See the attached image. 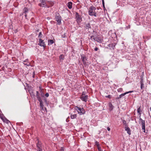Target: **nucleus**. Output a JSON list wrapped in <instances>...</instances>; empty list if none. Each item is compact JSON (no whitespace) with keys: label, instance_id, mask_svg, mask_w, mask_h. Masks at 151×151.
Wrapping results in <instances>:
<instances>
[{"label":"nucleus","instance_id":"nucleus-5","mask_svg":"<svg viewBox=\"0 0 151 151\" xmlns=\"http://www.w3.org/2000/svg\"><path fill=\"white\" fill-rule=\"evenodd\" d=\"M84 28L85 30H87L89 32H90L91 29V24L90 23H85Z\"/></svg>","mask_w":151,"mask_h":151},{"label":"nucleus","instance_id":"nucleus-29","mask_svg":"<svg viewBox=\"0 0 151 151\" xmlns=\"http://www.w3.org/2000/svg\"><path fill=\"white\" fill-rule=\"evenodd\" d=\"M122 88H119L118 89H117V91L118 92H120L121 91H122Z\"/></svg>","mask_w":151,"mask_h":151},{"label":"nucleus","instance_id":"nucleus-41","mask_svg":"<svg viewBox=\"0 0 151 151\" xmlns=\"http://www.w3.org/2000/svg\"><path fill=\"white\" fill-rule=\"evenodd\" d=\"M107 129L108 131H110V128L109 127H107Z\"/></svg>","mask_w":151,"mask_h":151},{"label":"nucleus","instance_id":"nucleus-10","mask_svg":"<svg viewBox=\"0 0 151 151\" xmlns=\"http://www.w3.org/2000/svg\"><path fill=\"white\" fill-rule=\"evenodd\" d=\"M133 92V91H129L128 92H125V93H122V94L120 95L119 96V97H118L116 98V100L122 98L123 96H124L125 95H126L127 94H128V93H132Z\"/></svg>","mask_w":151,"mask_h":151},{"label":"nucleus","instance_id":"nucleus-21","mask_svg":"<svg viewBox=\"0 0 151 151\" xmlns=\"http://www.w3.org/2000/svg\"><path fill=\"white\" fill-rule=\"evenodd\" d=\"M85 60H86V58L85 57H83L82 58V60L84 64H86Z\"/></svg>","mask_w":151,"mask_h":151},{"label":"nucleus","instance_id":"nucleus-9","mask_svg":"<svg viewBox=\"0 0 151 151\" xmlns=\"http://www.w3.org/2000/svg\"><path fill=\"white\" fill-rule=\"evenodd\" d=\"M88 98V96L87 95H86L84 93V92H83L82 94L81 97V99L83 101L86 102L87 101Z\"/></svg>","mask_w":151,"mask_h":151},{"label":"nucleus","instance_id":"nucleus-18","mask_svg":"<svg viewBox=\"0 0 151 151\" xmlns=\"http://www.w3.org/2000/svg\"><path fill=\"white\" fill-rule=\"evenodd\" d=\"M64 58V56L63 55H61L59 56V59L61 61H62Z\"/></svg>","mask_w":151,"mask_h":151},{"label":"nucleus","instance_id":"nucleus-3","mask_svg":"<svg viewBox=\"0 0 151 151\" xmlns=\"http://www.w3.org/2000/svg\"><path fill=\"white\" fill-rule=\"evenodd\" d=\"M139 117V123L142 125V129L143 130V132H145V121L142 120V119L140 118V116Z\"/></svg>","mask_w":151,"mask_h":151},{"label":"nucleus","instance_id":"nucleus-13","mask_svg":"<svg viewBox=\"0 0 151 151\" xmlns=\"http://www.w3.org/2000/svg\"><path fill=\"white\" fill-rule=\"evenodd\" d=\"M115 45V43H111L109 44L108 45V46L110 48V49H114Z\"/></svg>","mask_w":151,"mask_h":151},{"label":"nucleus","instance_id":"nucleus-40","mask_svg":"<svg viewBox=\"0 0 151 151\" xmlns=\"http://www.w3.org/2000/svg\"><path fill=\"white\" fill-rule=\"evenodd\" d=\"M33 92H32V93H30V94H31V96H32L33 97H35V95L34 94H32V93H33Z\"/></svg>","mask_w":151,"mask_h":151},{"label":"nucleus","instance_id":"nucleus-24","mask_svg":"<svg viewBox=\"0 0 151 151\" xmlns=\"http://www.w3.org/2000/svg\"><path fill=\"white\" fill-rule=\"evenodd\" d=\"M137 113H138L140 115L141 114V110L140 109V107L139 106L138 108L137 109Z\"/></svg>","mask_w":151,"mask_h":151},{"label":"nucleus","instance_id":"nucleus-44","mask_svg":"<svg viewBox=\"0 0 151 151\" xmlns=\"http://www.w3.org/2000/svg\"><path fill=\"white\" fill-rule=\"evenodd\" d=\"M27 60H25L24 61V62H26L27 61Z\"/></svg>","mask_w":151,"mask_h":151},{"label":"nucleus","instance_id":"nucleus-28","mask_svg":"<svg viewBox=\"0 0 151 151\" xmlns=\"http://www.w3.org/2000/svg\"><path fill=\"white\" fill-rule=\"evenodd\" d=\"M0 118L3 120H4V118L5 117H4V115L3 114L0 113Z\"/></svg>","mask_w":151,"mask_h":151},{"label":"nucleus","instance_id":"nucleus-34","mask_svg":"<svg viewBox=\"0 0 151 151\" xmlns=\"http://www.w3.org/2000/svg\"><path fill=\"white\" fill-rule=\"evenodd\" d=\"M106 98H109V99H111V96L110 95H109L106 96Z\"/></svg>","mask_w":151,"mask_h":151},{"label":"nucleus","instance_id":"nucleus-25","mask_svg":"<svg viewBox=\"0 0 151 151\" xmlns=\"http://www.w3.org/2000/svg\"><path fill=\"white\" fill-rule=\"evenodd\" d=\"M38 101L40 102V106L42 108L43 105L42 104V101L41 99H40V100H38Z\"/></svg>","mask_w":151,"mask_h":151},{"label":"nucleus","instance_id":"nucleus-47","mask_svg":"<svg viewBox=\"0 0 151 151\" xmlns=\"http://www.w3.org/2000/svg\"><path fill=\"white\" fill-rule=\"evenodd\" d=\"M41 95L42 96H43L42 95H43V94H41Z\"/></svg>","mask_w":151,"mask_h":151},{"label":"nucleus","instance_id":"nucleus-32","mask_svg":"<svg viewBox=\"0 0 151 151\" xmlns=\"http://www.w3.org/2000/svg\"><path fill=\"white\" fill-rule=\"evenodd\" d=\"M102 3L103 6L104 8H105V5H104V0H102Z\"/></svg>","mask_w":151,"mask_h":151},{"label":"nucleus","instance_id":"nucleus-1","mask_svg":"<svg viewBox=\"0 0 151 151\" xmlns=\"http://www.w3.org/2000/svg\"><path fill=\"white\" fill-rule=\"evenodd\" d=\"M96 9L93 6H91L89 8L88 13V14L91 16H94L96 17Z\"/></svg>","mask_w":151,"mask_h":151},{"label":"nucleus","instance_id":"nucleus-23","mask_svg":"<svg viewBox=\"0 0 151 151\" xmlns=\"http://www.w3.org/2000/svg\"><path fill=\"white\" fill-rule=\"evenodd\" d=\"M77 117L76 115V114L71 115L70 117L72 119H75Z\"/></svg>","mask_w":151,"mask_h":151},{"label":"nucleus","instance_id":"nucleus-8","mask_svg":"<svg viewBox=\"0 0 151 151\" xmlns=\"http://www.w3.org/2000/svg\"><path fill=\"white\" fill-rule=\"evenodd\" d=\"M93 39L94 41H96L99 43H101L103 41V38L99 35H97L95 38H93Z\"/></svg>","mask_w":151,"mask_h":151},{"label":"nucleus","instance_id":"nucleus-33","mask_svg":"<svg viewBox=\"0 0 151 151\" xmlns=\"http://www.w3.org/2000/svg\"><path fill=\"white\" fill-rule=\"evenodd\" d=\"M98 149L99 151H102L101 150V147H100L99 146H98Z\"/></svg>","mask_w":151,"mask_h":151},{"label":"nucleus","instance_id":"nucleus-12","mask_svg":"<svg viewBox=\"0 0 151 151\" xmlns=\"http://www.w3.org/2000/svg\"><path fill=\"white\" fill-rule=\"evenodd\" d=\"M39 43L38 44V45H39L45 47V44L44 42H43V41L41 39H39Z\"/></svg>","mask_w":151,"mask_h":151},{"label":"nucleus","instance_id":"nucleus-43","mask_svg":"<svg viewBox=\"0 0 151 151\" xmlns=\"http://www.w3.org/2000/svg\"><path fill=\"white\" fill-rule=\"evenodd\" d=\"M50 4H51V6H53V4H54L52 2H51L50 3Z\"/></svg>","mask_w":151,"mask_h":151},{"label":"nucleus","instance_id":"nucleus-46","mask_svg":"<svg viewBox=\"0 0 151 151\" xmlns=\"http://www.w3.org/2000/svg\"><path fill=\"white\" fill-rule=\"evenodd\" d=\"M62 37L63 38H64L65 37L64 36H63V35L62 36Z\"/></svg>","mask_w":151,"mask_h":151},{"label":"nucleus","instance_id":"nucleus-26","mask_svg":"<svg viewBox=\"0 0 151 151\" xmlns=\"http://www.w3.org/2000/svg\"><path fill=\"white\" fill-rule=\"evenodd\" d=\"M123 123L124 125H125V127L128 126L127 124L126 123V122L125 120L123 121Z\"/></svg>","mask_w":151,"mask_h":151},{"label":"nucleus","instance_id":"nucleus-27","mask_svg":"<svg viewBox=\"0 0 151 151\" xmlns=\"http://www.w3.org/2000/svg\"><path fill=\"white\" fill-rule=\"evenodd\" d=\"M42 32H40L38 35V37L40 38L39 39H41V38L42 37Z\"/></svg>","mask_w":151,"mask_h":151},{"label":"nucleus","instance_id":"nucleus-20","mask_svg":"<svg viewBox=\"0 0 151 151\" xmlns=\"http://www.w3.org/2000/svg\"><path fill=\"white\" fill-rule=\"evenodd\" d=\"M109 106L110 108V110H111L113 109L114 106L112 105V104L111 103H109Z\"/></svg>","mask_w":151,"mask_h":151},{"label":"nucleus","instance_id":"nucleus-19","mask_svg":"<svg viewBox=\"0 0 151 151\" xmlns=\"http://www.w3.org/2000/svg\"><path fill=\"white\" fill-rule=\"evenodd\" d=\"M54 42L52 40H50L48 41V45H50L53 44Z\"/></svg>","mask_w":151,"mask_h":151},{"label":"nucleus","instance_id":"nucleus-48","mask_svg":"<svg viewBox=\"0 0 151 151\" xmlns=\"http://www.w3.org/2000/svg\"><path fill=\"white\" fill-rule=\"evenodd\" d=\"M41 95L42 96H43L42 95H43V94H41Z\"/></svg>","mask_w":151,"mask_h":151},{"label":"nucleus","instance_id":"nucleus-7","mask_svg":"<svg viewBox=\"0 0 151 151\" xmlns=\"http://www.w3.org/2000/svg\"><path fill=\"white\" fill-rule=\"evenodd\" d=\"M55 19L58 24H61V17L58 13H56Z\"/></svg>","mask_w":151,"mask_h":151},{"label":"nucleus","instance_id":"nucleus-30","mask_svg":"<svg viewBox=\"0 0 151 151\" xmlns=\"http://www.w3.org/2000/svg\"><path fill=\"white\" fill-rule=\"evenodd\" d=\"M4 119H5V120L6 121L5 122L7 124H8L9 122H10V121L6 119L5 118H4Z\"/></svg>","mask_w":151,"mask_h":151},{"label":"nucleus","instance_id":"nucleus-38","mask_svg":"<svg viewBox=\"0 0 151 151\" xmlns=\"http://www.w3.org/2000/svg\"><path fill=\"white\" fill-rule=\"evenodd\" d=\"M95 144H96V145L98 147V146H99V142H97L96 141V143H95Z\"/></svg>","mask_w":151,"mask_h":151},{"label":"nucleus","instance_id":"nucleus-6","mask_svg":"<svg viewBox=\"0 0 151 151\" xmlns=\"http://www.w3.org/2000/svg\"><path fill=\"white\" fill-rule=\"evenodd\" d=\"M40 3L38 4L39 6L42 7H46L48 8L49 7V6L46 4L47 1L45 0H40Z\"/></svg>","mask_w":151,"mask_h":151},{"label":"nucleus","instance_id":"nucleus-4","mask_svg":"<svg viewBox=\"0 0 151 151\" xmlns=\"http://www.w3.org/2000/svg\"><path fill=\"white\" fill-rule=\"evenodd\" d=\"M37 142L36 144L37 151H42V143L39 141L38 139H37Z\"/></svg>","mask_w":151,"mask_h":151},{"label":"nucleus","instance_id":"nucleus-39","mask_svg":"<svg viewBox=\"0 0 151 151\" xmlns=\"http://www.w3.org/2000/svg\"><path fill=\"white\" fill-rule=\"evenodd\" d=\"M24 64L25 65H27L28 66H29V65L30 63H28V64L27 63H24Z\"/></svg>","mask_w":151,"mask_h":151},{"label":"nucleus","instance_id":"nucleus-15","mask_svg":"<svg viewBox=\"0 0 151 151\" xmlns=\"http://www.w3.org/2000/svg\"><path fill=\"white\" fill-rule=\"evenodd\" d=\"M67 5L69 9H71L72 8V2H69Z\"/></svg>","mask_w":151,"mask_h":151},{"label":"nucleus","instance_id":"nucleus-16","mask_svg":"<svg viewBox=\"0 0 151 151\" xmlns=\"http://www.w3.org/2000/svg\"><path fill=\"white\" fill-rule=\"evenodd\" d=\"M40 93L38 91H36V96L38 100H40L41 99L40 97L39 96Z\"/></svg>","mask_w":151,"mask_h":151},{"label":"nucleus","instance_id":"nucleus-14","mask_svg":"<svg viewBox=\"0 0 151 151\" xmlns=\"http://www.w3.org/2000/svg\"><path fill=\"white\" fill-rule=\"evenodd\" d=\"M125 130L127 131V133L129 135H130L131 134V130L130 128L128 127V126L125 127Z\"/></svg>","mask_w":151,"mask_h":151},{"label":"nucleus","instance_id":"nucleus-11","mask_svg":"<svg viewBox=\"0 0 151 151\" xmlns=\"http://www.w3.org/2000/svg\"><path fill=\"white\" fill-rule=\"evenodd\" d=\"M76 17L77 22H80L82 21V18L77 12L76 13Z\"/></svg>","mask_w":151,"mask_h":151},{"label":"nucleus","instance_id":"nucleus-45","mask_svg":"<svg viewBox=\"0 0 151 151\" xmlns=\"http://www.w3.org/2000/svg\"><path fill=\"white\" fill-rule=\"evenodd\" d=\"M25 16L26 17H27V15L26 14H25Z\"/></svg>","mask_w":151,"mask_h":151},{"label":"nucleus","instance_id":"nucleus-22","mask_svg":"<svg viewBox=\"0 0 151 151\" xmlns=\"http://www.w3.org/2000/svg\"><path fill=\"white\" fill-rule=\"evenodd\" d=\"M28 12V9L27 8L25 7L23 9V13L26 14Z\"/></svg>","mask_w":151,"mask_h":151},{"label":"nucleus","instance_id":"nucleus-2","mask_svg":"<svg viewBox=\"0 0 151 151\" xmlns=\"http://www.w3.org/2000/svg\"><path fill=\"white\" fill-rule=\"evenodd\" d=\"M75 109L77 111L78 113L80 115L83 114L85 113V111L83 108H81L80 107L76 106L75 107Z\"/></svg>","mask_w":151,"mask_h":151},{"label":"nucleus","instance_id":"nucleus-36","mask_svg":"<svg viewBox=\"0 0 151 151\" xmlns=\"http://www.w3.org/2000/svg\"><path fill=\"white\" fill-rule=\"evenodd\" d=\"M44 101H45V102L46 103V104H48V103H47V100L46 99H44Z\"/></svg>","mask_w":151,"mask_h":151},{"label":"nucleus","instance_id":"nucleus-17","mask_svg":"<svg viewBox=\"0 0 151 151\" xmlns=\"http://www.w3.org/2000/svg\"><path fill=\"white\" fill-rule=\"evenodd\" d=\"M140 83H141V89H143L144 87V85L143 84V82L142 79H141L140 81Z\"/></svg>","mask_w":151,"mask_h":151},{"label":"nucleus","instance_id":"nucleus-35","mask_svg":"<svg viewBox=\"0 0 151 151\" xmlns=\"http://www.w3.org/2000/svg\"><path fill=\"white\" fill-rule=\"evenodd\" d=\"M45 96L46 97H48L49 96V94L48 93H47L45 94Z\"/></svg>","mask_w":151,"mask_h":151},{"label":"nucleus","instance_id":"nucleus-42","mask_svg":"<svg viewBox=\"0 0 151 151\" xmlns=\"http://www.w3.org/2000/svg\"><path fill=\"white\" fill-rule=\"evenodd\" d=\"M61 151H64V149L62 147L61 148Z\"/></svg>","mask_w":151,"mask_h":151},{"label":"nucleus","instance_id":"nucleus-31","mask_svg":"<svg viewBox=\"0 0 151 151\" xmlns=\"http://www.w3.org/2000/svg\"><path fill=\"white\" fill-rule=\"evenodd\" d=\"M93 38H95V37H94V36L93 35H92V36H90V39L92 40L93 41Z\"/></svg>","mask_w":151,"mask_h":151},{"label":"nucleus","instance_id":"nucleus-37","mask_svg":"<svg viewBox=\"0 0 151 151\" xmlns=\"http://www.w3.org/2000/svg\"><path fill=\"white\" fill-rule=\"evenodd\" d=\"M98 48L96 47L94 49V50L95 51H97L98 50Z\"/></svg>","mask_w":151,"mask_h":151}]
</instances>
